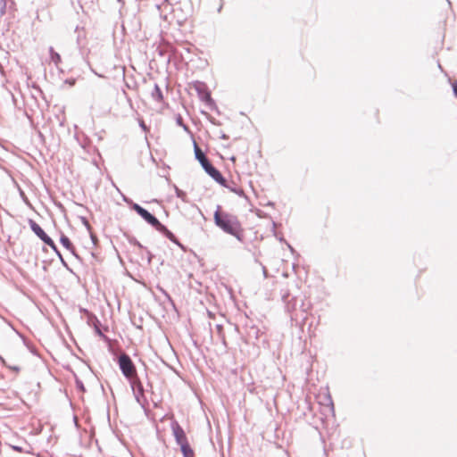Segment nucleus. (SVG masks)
<instances>
[{"label": "nucleus", "instance_id": "4", "mask_svg": "<svg viewBox=\"0 0 457 457\" xmlns=\"http://www.w3.org/2000/svg\"><path fill=\"white\" fill-rule=\"evenodd\" d=\"M29 227L31 230L48 246L53 250L56 251V245L54 242L46 235L43 228L34 220H29Z\"/></svg>", "mask_w": 457, "mask_h": 457}, {"label": "nucleus", "instance_id": "17", "mask_svg": "<svg viewBox=\"0 0 457 457\" xmlns=\"http://www.w3.org/2000/svg\"><path fill=\"white\" fill-rule=\"evenodd\" d=\"M141 127L145 130L146 129V127L145 125L144 124V122L141 123Z\"/></svg>", "mask_w": 457, "mask_h": 457}, {"label": "nucleus", "instance_id": "16", "mask_svg": "<svg viewBox=\"0 0 457 457\" xmlns=\"http://www.w3.org/2000/svg\"><path fill=\"white\" fill-rule=\"evenodd\" d=\"M96 333L99 335V336H103L101 330L99 328H96Z\"/></svg>", "mask_w": 457, "mask_h": 457}, {"label": "nucleus", "instance_id": "9", "mask_svg": "<svg viewBox=\"0 0 457 457\" xmlns=\"http://www.w3.org/2000/svg\"><path fill=\"white\" fill-rule=\"evenodd\" d=\"M62 245L70 252L74 253L75 248L71 240L65 235H62L60 237Z\"/></svg>", "mask_w": 457, "mask_h": 457}, {"label": "nucleus", "instance_id": "11", "mask_svg": "<svg viewBox=\"0 0 457 457\" xmlns=\"http://www.w3.org/2000/svg\"><path fill=\"white\" fill-rule=\"evenodd\" d=\"M152 95L157 101L160 102L162 100V94L158 85L154 86V92H153Z\"/></svg>", "mask_w": 457, "mask_h": 457}, {"label": "nucleus", "instance_id": "1", "mask_svg": "<svg viewBox=\"0 0 457 457\" xmlns=\"http://www.w3.org/2000/svg\"><path fill=\"white\" fill-rule=\"evenodd\" d=\"M214 223L225 233L235 237L239 241L244 240L245 229L237 216L221 210L218 206L213 215Z\"/></svg>", "mask_w": 457, "mask_h": 457}, {"label": "nucleus", "instance_id": "7", "mask_svg": "<svg viewBox=\"0 0 457 457\" xmlns=\"http://www.w3.org/2000/svg\"><path fill=\"white\" fill-rule=\"evenodd\" d=\"M195 158L198 160V162L201 163L202 167H205L210 162L204 155V154L202 152V150L199 148V146L195 143Z\"/></svg>", "mask_w": 457, "mask_h": 457}, {"label": "nucleus", "instance_id": "2", "mask_svg": "<svg viewBox=\"0 0 457 457\" xmlns=\"http://www.w3.org/2000/svg\"><path fill=\"white\" fill-rule=\"evenodd\" d=\"M119 366L121 370L122 374L129 379H133L137 378V370L132 362L130 357L126 354L122 353L119 357Z\"/></svg>", "mask_w": 457, "mask_h": 457}, {"label": "nucleus", "instance_id": "5", "mask_svg": "<svg viewBox=\"0 0 457 457\" xmlns=\"http://www.w3.org/2000/svg\"><path fill=\"white\" fill-rule=\"evenodd\" d=\"M204 170L205 172L212 177L217 183L223 187H227V181L224 179V177L221 175V173L214 168L211 162H209L205 167H204Z\"/></svg>", "mask_w": 457, "mask_h": 457}, {"label": "nucleus", "instance_id": "13", "mask_svg": "<svg viewBox=\"0 0 457 457\" xmlns=\"http://www.w3.org/2000/svg\"><path fill=\"white\" fill-rule=\"evenodd\" d=\"M4 364L9 368V369H11V370H14V371H16V372L20 371V370H21V367H20L19 365H11V364H6L4 361Z\"/></svg>", "mask_w": 457, "mask_h": 457}, {"label": "nucleus", "instance_id": "14", "mask_svg": "<svg viewBox=\"0 0 457 457\" xmlns=\"http://www.w3.org/2000/svg\"><path fill=\"white\" fill-rule=\"evenodd\" d=\"M12 448L19 453L26 452L22 447L17 445H12Z\"/></svg>", "mask_w": 457, "mask_h": 457}, {"label": "nucleus", "instance_id": "6", "mask_svg": "<svg viewBox=\"0 0 457 457\" xmlns=\"http://www.w3.org/2000/svg\"><path fill=\"white\" fill-rule=\"evenodd\" d=\"M172 432L179 445L188 442L183 428L178 423L172 425Z\"/></svg>", "mask_w": 457, "mask_h": 457}, {"label": "nucleus", "instance_id": "8", "mask_svg": "<svg viewBox=\"0 0 457 457\" xmlns=\"http://www.w3.org/2000/svg\"><path fill=\"white\" fill-rule=\"evenodd\" d=\"M180 446V451L184 457H195V453L191 448L189 443L183 444Z\"/></svg>", "mask_w": 457, "mask_h": 457}, {"label": "nucleus", "instance_id": "12", "mask_svg": "<svg viewBox=\"0 0 457 457\" xmlns=\"http://www.w3.org/2000/svg\"><path fill=\"white\" fill-rule=\"evenodd\" d=\"M226 187L228 188L231 192L235 193L237 195L241 196V195H244V190L241 187H229L228 184H227Z\"/></svg>", "mask_w": 457, "mask_h": 457}, {"label": "nucleus", "instance_id": "10", "mask_svg": "<svg viewBox=\"0 0 457 457\" xmlns=\"http://www.w3.org/2000/svg\"><path fill=\"white\" fill-rule=\"evenodd\" d=\"M49 54H50L51 61L55 65H58L61 62V61H62L60 54L58 53H56L53 47H50Z\"/></svg>", "mask_w": 457, "mask_h": 457}, {"label": "nucleus", "instance_id": "15", "mask_svg": "<svg viewBox=\"0 0 457 457\" xmlns=\"http://www.w3.org/2000/svg\"><path fill=\"white\" fill-rule=\"evenodd\" d=\"M452 86H453V93H454L455 96L457 97V81H454Z\"/></svg>", "mask_w": 457, "mask_h": 457}, {"label": "nucleus", "instance_id": "3", "mask_svg": "<svg viewBox=\"0 0 457 457\" xmlns=\"http://www.w3.org/2000/svg\"><path fill=\"white\" fill-rule=\"evenodd\" d=\"M133 209L149 224H151L153 227H154L157 230L161 232L167 231L168 234H170L167 230V228L150 212H148L145 209L141 207L138 204H134Z\"/></svg>", "mask_w": 457, "mask_h": 457}]
</instances>
